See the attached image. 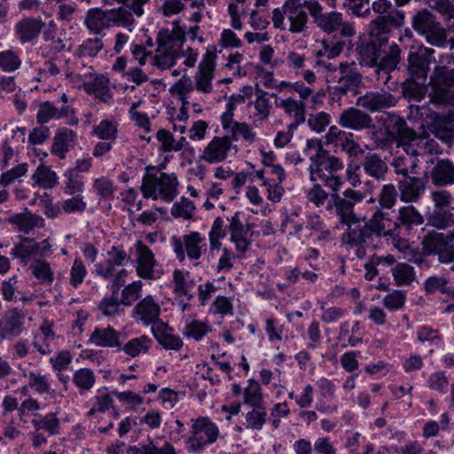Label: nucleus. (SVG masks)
<instances>
[{
  "mask_svg": "<svg viewBox=\"0 0 454 454\" xmlns=\"http://www.w3.org/2000/svg\"><path fill=\"white\" fill-rule=\"evenodd\" d=\"M215 54L207 51L200 63V74L196 76V89L203 93H210L212 91L213 72L215 68Z\"/></svg>",
  "mask_w": 454,
  "mask_h": 454,
  "instance_id": "obj_30",
  "label": "nucleus"
},
{
  "mask_svg": "<svg viewBox=\"0 0 454 454\" xmlns=\"http://www.w3.org/2000/svg\"><path fill=\"white\" fill-rule=\"evenodd\" d=\"M142 286L143 284L140 280L134 281L126 286L121 291V302L124 306H130L133 301L140 297Z\"/></svg>",
  "mask_w": 454,
  "mask_h": 454,
  "instance_id": "obj_63",
  "label": "nucleus"
},
{
  "mask_svg": "<svg viewBox=\"0 0 454 454\" xmlns=\"http://www.w3.org/2000/svg\"><path fill=\"white\" fill-rule=\"evenodd\" d=\"M432 168L430 178L435 186H446L454 184V163L449 159L434 158L430 160Z\"/></svg>",
  "mask_w": 454,
  "mask_h": 454,
  "instance_id": "obj_23",
  "label": "nucleus"
},
{
  "mask_svg": "<svg viewBox=\"0 0 454 454\" xmlns=\"http://www.w3.org/2000/svg\"><path fill=\"white\" fill-rule=\"evenodd\" d=\"M452 209L453 207L450 206L434 208L428 219L429 223L438 229H445L452 226L454 224Z\"/></svg>",
  "mask_w": 454,
  "mask_h": 454,
  "instance_id": "obj_44",
  "label": "nucleus"
},
{
  "mask_svg": "<svg viewBox=\"0 0 454 454\" xmlns=\"http://www.w3.org/2000/svg\"><path fill=\"white\" fill-rule=\"evenodd\" d=\"M135 20L125 7L103 10L96 7L89 9L85 14L84 26L93 35H99L111 27H129Z\"/></svg>",
  "mask_w": 454,
  "mask_h": 454,
  "instance_id": "obj_1",
  "label": "nucleus"
},
{
  "mask_svg": "<svg viewBox=\"0 0 454 454\" xmlns=\"http://www.w3.org/2000/svg\"><path fill=\"white\" fill-rule=\"evenodd\" d=\"M44 23L35 18H25L20 20L15 26V34L20 43L25 44L35 40Z\"/></svg>",
  "mask_w": 454,
  "mask_h": 454,
  "instance_id": "obj_32",
  "label": "nucleus"
},
{
  "mask_svg": "<svg viewBox=\"0 0 454 454\" xmlns=\"http://www.w3.org/2000/svg\"><path fill=\"white\" fill-rule=\"evenodd\" d=\"M27 377L28 379L27 386L33 388L37 394H50L54 392L51 387V383L46 375L30 372Z\"/></svg>",
  "mask_w": 454,
  "mask_h": 454,
  "instance_id": "obj_56",
  "label": "nucleus"
},
{
  "mask_svg": "<svg viewBox=\"0 0 454 454\" xmlns=\"http://www.w3.org/2000/svg\"><path fill=\"white\" fill-rule=\"evenodd\" d=\"M447 278L439 276H431L424 282V290L427 294L440 292L446 294H453L454 290L448 286Z\"/></svg>",
  "mask_w": 454,
  "mask_h": 454,
  "instance_id": "obj_52",
  "label": "nucleus"
},
{
  "mask_svg": "<svg viewBox=\"0 0 454 454\" xmlns=\"http://www.w3.org/2000/svg\"><path fill=\"white\" fill-rule=\"evenodd\" d=\"M429 104L435 106L436 108H446V113L440 114L434 111H430V114L427 117L429 121H427V124L432 133L435 137H444L449 131L453 128L454 122V100L450 105L434 104L429 99Z\"/></svg>",
  "mask_w": 454,
  "mask_h": 454,
  "instance_id": "obj_15",
  "label": "nucleus"
},
{
  "mask_svg": "<svg viewBox=\"0 0 454 454\" xmlns=\"http://www.w3.org/2000/svg\"><path fill=\"white\" fill-rule=\"evenodd\" d=\"M387 139L395 141L405 152L404 155L417 158L418 153L411 145V142L418 139L416 132L411 129L404 119L399 116H392L386 125Z\"/></svg>",
  "mask_w": 454,
  "mask_h": 454,
  "instance_id": "obj_10",
  "label": "nucleus"
},
{
  "mask_svg": "<svg viewBox=\"0 0 454 454\" xmlns=\"http://www.w3.org/2000/svg\"><path fill=\"white\" fill-rule=\"evenodd\" d=\"M109 80L104 75H97L91 82L85 83L84 87L90 93H94L98 98L110 103L112 96L108 88Z\"/></svg>",
  "mask_w": 454,
  "mask_h": 454,
  "instance_id": "obj_43",
  "label": "nucleus"
},
{
  "mask_svg": "<svg viewBox=\"0 0 454 454\" xmlns=\"http://www.w3.org/2000/svg\"><path fill=\"white\" fill-rule=\"evenodd\" d=\"M398 235H409L411 231L423 223L422 215L413 206H403L398 209L395 218Z\"/></svg>",
  "mask_w": 454,
  "mask_h": 454,
  "instance_id": "obj_27",
  "label": "nucleus"
},
{
  "mask_svg": "<svg viewBox=\"0 0 454 454\" xmlns=\"http://www.w3.org/2000/svg\"><path fill=\"white\" fill-rule=\"evenodd\" d=\"M364 173L376 181H384L388 171L385 158L377 153L368 152L363 159Z\"/></svg>",
  "mask_w": 454,
  "mask_h": 454,
  "instance_id": "obj_29",
  "label": "nucleus"
},
{
  "mask_svg": "<svg viewBox=\"0 0 454 454\" xmlns=\"http://www.w3.org/2000/svg\"><path fill=\"white\" fill-rule=\"evenodd\" d=\"M209 332H211V327L207 323L192 320L186 325L184 335L200 341Z\"/></svg>",
  "mask_w": 454,
  "mask_h": 454,
  "instance_id": "obj_62",
  "label": "nucleus"
},
{
  "mask_svg": "<svg viewBox=\"0 0 454 454\" xmlns=\"http://www.w3.org/2000/svg\"><path fill=\"white\" fill-rule=\"evenodd\" d=\"M191 435L186 440L190 453L201 454L205 447L216 442L220 435L218 427L207 417L192 419Z\"/></svg>",
  "mask_w": 454,
  "mask_h": 454,
  "instance_id": "obj_4",
  "label": "nucleus"
},
{
  "mask_svg": "<svg viewBox=\"0 0 454 454\" xmlns=\"http://www.w3.org/2000/svg\"><path fill=\"white\" fill-rule=\"evenodd\" d=\"M311 8V17L314 23L322 31L332 34L340 30L342 37H350L355 35V29L351 23L344 22L342 13L332 11L330 12H323V6L317 0V3H310L309 6Z\"/></svg>",
  "mask_w": 454,
  "mask_h": 454,
  "instance_id": "obj_6",
  "label": "nucleus"
},
{
  "mask_svg": "<svg viewBox=\"0 0 454 454\" xmlns=\"http://www.w3.org/2000/svg\"><path fill=\"white\" fill-rule=\"evenodd\" d=\"M185 40L184 31L174 22V28L160 29L158 33L156 43L160 51L180 53L181 47Z\"/></svg>",
  "mask_w": 454,
  "mask_h": 454,
  "instance_id": "obj_22",
  "label": "nucleus"
},
{
  "mask_svg": "<svg viewBox=\"0 0 454 454\" xmlns=\"http://www.w3.org/2000/svg\"><path fill=\"white\" fill-rule=\"evenodd\" d=\"M400 199L404 202H416L425 192V182L414 175L403 177L397 183Z\"/></svg>",
  "mask_w": 454,
  "mask_h": 454,
  "instance_id": "obj_28",
  "label": "nucleus"
},
{
  "mask_svg": "<svg viewBox=\"0 0 454 454\" xmlns=\"http://www.w3.org/2000/svg\"><path fill=\"white\" fill-rule=\"evenodd\" d=\"M276 106L282 108L286 114L293 117L294 120L299 121H305V109L306 106L302 100H295L293 98H287L276 101Z\"/></svg>",
  "mask_w": 454,
  "mask_h": 454,
  "instance_id": "obj_42",
  "label": "nucleus"
},
{
  "mask_svg": "<svg viewBox=\"0 0 454 454\" xmlns=\"http://www.w3.org/2000/svg\"><path fill=\"white\" fill-rule=\"evenodd\" d=\"M137 273L145 279L155 278L153 268L156 265L154 254L152 250L141 241L137 244Z\"/></svg>",
  "mask_w": 454,
  "mask_h": 454,
  "instance_id": "obj_33",
  "label": "nucleus"
},
{
  "mask_svg": "<svg viewBox=\"0 0 454 454\" xmlns=\"http://www.w3.org/2000/svg\"><path fill=\"white\" fill-rule=\"evenodd\" d=\"M439 25L440 23L435 20L433 13L427 9L419 11L412 17V27L422 35L435 31Z\"/></svg>",
  "mask_w": 454,
  "mask_h": 454,
  "instance_id": "obj_37",
  "label": "nucleus"
},
{
  "mask_svg": "<svg viewBox=\"0 0 454 454\" xmlns=\"http://www.w3.org/2000/svg\"><path fill=\"white\" fill-rule=\"evenodd\" d=\"M24 315L17 309L5 312L0 320V338L12 340L24 330Z\"/></svg>",
  "mask_w": 454,
  "mask_h": 454,
  "instance_id": "obj_26",
  "label": "nucleus"
},
{
  "mask_svg": "<svg viewBox=\"0 0 454 454\" xmlns=\"http://www.w3.org/2000/svg\"><path fill=\"white\" fill-rule=\"evenodd\" d=\"M391 166L396 175L403 177L415 175L418 168V159L409 155H399L393 159Z\"/></svg>",
  "mask_w": 454,
  "mask_h": 454,
  "instance_id": "obj_41",
  "label": "nucleus"
},
{
  "mask_svg": "<svg viewBox=\"0 0 454 454\" xmlns=\"http://www.w3.org/2000/svg\"><path fill=\"white\" fill-rule=\"evenodd\" d=\"M247 429L260 431L266 423L267 412L265 406H254L252 410L243 414Z\"/></svg>",
  "mask_w": 454,
  "mask_h": 454,
  "instance_id": "obj_46",
  "label": "nucleus"
},
{
  "mask_svg": "<svg viewBox=\"0 0 454 454\" xmlns=\"http://www.w3.org/2000/svg\"><path fill=\"white\" fill-rule=\"evenodd\" d=\"M343 5L348 14L358 18L368 17L371 13L369 0H345Z\"/></svg>",
  "mask_w": 454,
  "mask_h": 454,
  "instance_id": "obj_60",
  "label": "nucleus"
},
{
  "mask_svg": "<svg viewBox=\"0 0 454 454\" xmlns=\"http://www.w3.org/2000/svg\"><path fill=\"white\" fill-rule=\"evenodd\" d=\"M134 313L143 325H150L160 317V307L152 295H147L135 306Z\"/></svg>",
  "mask_w": 454,
  "mask_h": 454,
  "instance_id": "obj_34",
  "label": "nucleus"
},
{
  "mask_svg": "<svg viewBox=\"0 0 454 454\" xmlns=\"http://www.w3.org/2000/svg\"><path fill=\"white\" fill-rule=\"evenodd\" d=\"M393 277L398 286H408L415 279L414 268L406 263H398L392 268Z\"/></svg>",
  "mask_w": 454,
  "mask_h": 454,
  "instance_id": "obj_53",
  "label": "nucleus"
},
{
  "mask_svg": "<svg viewBox=\"0 0 454 454\" xmlns=\"http://www.w3.org/2000/svg\"><path fill=\"white\" fill-rule=\"evenodd\" d=\"M247 383L248 384L243 392V403L249 405L250 407L264 406L260 384L252 379L249 380Z\"/></svg>",
  "mask_w": 454,
  "mask_h": 454,
  "instance_id": "obj_48",
  "label": "nucleus"
},
{
  "mask_svg": "<svg viewBox=\"0 0 454 454\" xmlns=\"http://www.w3.org/2000/svg\"><path fill=\"white\" fill-rule=\"evenodd\" d=\"M380 240L381 238L389 239L398 236L395 219H392L388 210L376 209L368 220Z\"/></svg>",
  "mask_w": 454,
  "mask_h": 454,
  "instance_id": "obj_24",
  "label": "nucleus"
},
{
  "mask_svg": "<svg viewBox=\"0 0 454 454\" xmlns=\"http://www.w3.org/2000/svg\"><path fill=\"white\" fill-rule=\"evenodd\" d=\"M121 305L123 304L118 299V295L112 294L111 296L101 300L98 304V309L106 317H118L123 313V309L121 308Z\"/></svg>",
  "mask_w": 454,
  "mask_h": 454,
  "instance_id": "obj_50",
  "label": "nucleus"
},
{
  "mask_svg": "<svg viewBox=\"0 0 454 454\" xmlns=\"http://www.w3.org/2000/svg\"><path fill=\"white\" fill-rule=\"evenodd\" d=\"M36 431L45 430L50 435L59 434V419L54 412L47 413L45 416L35 414V418L31 421Z\"/></svg>",
  "mask_w": 454,
  "mask_h": 454,
  "instance_id": "obj_40",
  "label": "nucleus"
},
{
  "mask_svg": "<svg viewBox=\"0 0 454 454\" xmlns=\"http://www.w3.org/2000/svg\"><path fill=\"white\" fill-rule=\"evenodd\" d=\"M21 65L19 56L12 50L0 52V67L4 72L17 70Z\"/></svg>",
  "mask_w": 454,
  "mask_h": 454,
  "instance_id": "obj_64",
  "label": "nucleus"
},
{
  "mask_svg": "<svg viewBox=\"0 0 454 454\" xmlns=\"http://www.w3.org/2000/svg\"><path fill=\"white\" fill-rule=\"evenodd\" d=\"M339 123L344 128L361 130L371 128L372 120L366 113L355 107H349L341 113Z\"/></svg>",
  "mask_w": 454,
  "mask_h": 454,
  "instance_id": "obj_31",
  "label": "nucleus"
},
{
  "mask_svg": "<svg viewBox=\"0 0 454 454\" xmlns=\"http://www.w3.org/2000/svg\"><path fill=\"white\" fill-rule=\"evenodd\" d=\"M397 191L393 184H384L378 196L379 207L376 209L388 210L396 203Z\"/></svg>",
  "mask_w": 454,
  "mask_h": 454,
  "instance_id": "obj_51",
  "label": "nucleus"
},
{
  "mask_svg": "<svg viewBox=\"0 0 454 454\" xmlns=\"http://www.w3.org/2000/svg\"><path fill=\"white\" fill-rule=\"evenodd\" d=\"M404 13L394 12L392 15L378 16L370 22L368 32L371 38H386L392 29L403 24Z\"/></svg>",
  "mask_w": 454,
  "mask_h": 454,
  "instance_id": "obj_19",
  "label": "nucleus"
},
{
  "mask_svg": "<svg viewBox=\"0 0 454 454\" xmlns=\"http://www.w3.org/2000/svg\"><path fill=\"white\" fill-rule=\"evenodd\" d=\"M28 269L40 285L50 286L53 283L54 272L49 262L41 258L34 260Z\"/></svg>",
  "mask_w": 454,
  "mask_h": 454,
  "instance_id": "obj_38",
  "label": "nucleus"
},
{
  "mask_svg": "<svg viewBox=\"0 0 454 454\" xmlns=\"http://www.w3.org/2000/svg\"><path fill=\"white\" fill-rule=\"evenodd\" d=\"M402 59V49L396 43H392L384 55L380 58L377 69V78L387 84L391 77L390 72L395 70Z\"/></svg>",
  "mask_w": 454,
  "mask_h": 454,
  "instance_id": "obj_21",
  "label": "nucleus"
},
{
  "mask_svg": "<svg viewBox=\"0 0 454 454\" xmlns=\"http://www.w3.org/2000/svg\"><path fill=\"white\" fill-rule=\"evenodd\" d=\"M434 49L427 47L411 51L405 64L409 77L425 80L430 70V64L434 61Z\"/></svg>",
  "mask_w": 454,
  "mask_h": 454,
  "instance_id": "obj_14",
  "label": "nucleus"
},
{
  "mask_svg": "<svg viewBox=\"0 0 454 454\" xmlns=\"http://www.w3.org/2000/svg\"><path fill=\"white\" fill-rule=\"evenodd\" d=\"M194 210V203L187 198L182 197L179 202L173 204L171 215L176 218L182 217L185 220H190L193 217Z\"/></svg>",
  "mask_w": 454,
  "mask_h": 454,
  "instance_id": "obj_61",
  "label": "nucleus"
},
{
  "mask_svg": "<svg viewBox=\"0 0 454 454\" xmlns=\"http://www.w3.org/2000/svg\"><path fill=\"white\" fill-rule=\"evenodd\" d=\"M226 135H229L231 142L244 139L251 144L255 138V133L253 132L251 127L245 122H235L234 126Z\"/></svg>",
  "mask_w": 454,
  "mask_h": 454,
  "instance_id": "obj_54",
  "label": "nucleus"
},
{
  "mask_svg": "<svg viewBox=\"0 0 454 454\" xmlns=\"http://www.w3.org/2000/svg\"><path fill=\"white\" fill-rule=\"evenodd\" d=\"M387 38H369L361 41L356 49L360 63L364 66L375 67L379 64L381 56V47Z\"/></svg>",
  "mask_w": 454,
  "mask_h": 454,
  "instance_id": "obj_20",
  "label": "nucleus"
},
{
  "mask_svg": "<svg viewBox=\"0 0 454 454\" xmlns=\"http://www.w3.org/2000/svg\"><path fill=\"white\" fill-rule=\"evenodd\" d=\"M364 198L362 192L352 188H348L342 192V196L337 192L331 195L333 204L336 210V215L341 223L348 225L356 223L359 217L354 212V207L361 202Z\"/></svg>",
  "mask_w": 454,
  "mask_h": 454,
  "instance_id": "obj_12",
  "label": "nucleus"
},
{
  "mask_svg": "<svg viewBox=\"0 0 454 454\" xmlns=\"http://www.w3.org/2000/svg\"><path fill=\"white\" fill-rule=\"evenodd\" d=\"M231 149H234L235 153L239 150L238 146L230 141L229 135L215 137L204 148L200 160L210 164L222 162Z\"/></svg>",
  "mask_w": 454,
  "mask_h": 454,
  "instance_id": "obj_17",
  "label": "nucleus"
},
{
  "mask_svg": "<svg viewBox=\"0 0 454 454\" xmlns=\"http://www.w3.org/2000/svg\"><path fill=\"white\" fill-rule=\"evenodd\" d=\"M342 236L345 245L349 248H356V254L358 258L365 255V247L377 248L380 240L377 237L369 221L360 223V219L356 223H350Z\"/></svg>",
  "mask_w": 454,
  "mask_h": 454,
  "instance_id": "obj_3",
  "label": "nucleus"
},
{
  "mask_svg": "<svg viewBox=\"0 0 454 454\" xmlns=\"http://www.w3.org/2000/svg\"><path fill=\"white\" fill-rule=\"evenodd\" d=\"M422 249L426 254L437 255L442 263L454 262V231L427 233L422 239Z\"/></svg>",
  "mask_w": 454,
  "mask_h": 454,
  "instance_id": "obj_7",
  "label": "nucleus"
},
{
  "mask_svg": "<svg viewBox=\"0 0 454 454\" xmlns=\"http://www.w3.org/2000/svg\"><path fill=\"white\" fill-rule=\"evenodd\" d=\"M125 334L116 331L112 326L96 327L91 333L89 343L101 348H113L120 351L121 338Z\"/></svg>",
  "mask_w": 454,
  "mask_h": 454,
  "instance_id": "obj_25",
  "label": "nucleus"
},
{
  "mask_svg": "<svg viewBox=\"0 0 454 454\" xmlns=\"http://www.w3.org/2000/svg\"><path fill=\"white\" fill-rule=\"evenodd\" d=\"M9 222L15 225L20 231L28 233L34 228L40 226L43 219L30 212H24L12 215Z\"/></svg>",
  "mask_w": 454,
  "mask_h": 454,
  "instance_id": "obj_39",
  "label": "nucleus"
},
{
  "mask_svg": "<svg viewBox=\"0 0 454 454\" xmlns=\"http://www.w3.org/2000/svg\"><path fill=\"white\" fill-rule=\"evenodd\" d=\"M67 179L65 183V192L69 195H81L83 192L84 184L75 169H68L65 173Z\"/></svg>",
  "mask_w": 454,
  "mask_h": 454,
  "instance_id": "obj_59",
  "label": "nucleus"
},
{
  "mask_svg": "<svg viewBox=\"0 0 454 454\" xmlns=\"http://www.w3.org/2000/svg\"><path fill=\"white\" fill-rule=\"evenodd\" d=\"M396 103L397 98L383 90L368 91L357 98V105L370 112H380L395 106Z\"/></svg>",
  "mask_w": 454,
  "mask_h": 454,
  "instance_id": "obj_18",
  "label": "nucleus"
},
{
  "mask_svg": "<svg viewBox=\"0 0 454 454\" xmlns=\"http://www.w3.org/2000/svg\"><path fill=\"white\" fill-rule=\"evenodd\" d=\"M177 177L174 173H160V176L145 174L140 190L145 199L157 200L160 198L165 202H171L177 195Z\"/></svg>",
  "mask_w": 454,
  "mask_h": 454,
  "instance_id": "obj_2",
  "label": "nucleus"
},
{
  "mask_svg": "<svg viewBox=\"0 0 454 454\" xmlns=\"http://www.w3.org/2000/svg\"><path fill=\"white\" fill-rule=\"evenodd\" d=\"M104 43L100 38H88L76 50L75 55L82 57H96L103 49Z\"/></svg>",
  "mask_w": 454,
  "mask_h": 454,
  "instance_id": "obj_58",
  "label": "nucleus"
},
{
  "mask_svg": "<svg viewBox=\"0 0 454 454\" xmlns=\"http://www.w3.org/2000/svg\"><path fill=\"white\" fill-rule=\"evenodd\" d=\"M76 133L64 128L58 131L53 138L51 153L60 159L66 157V153L74 146Z\"/></svg>",
  "mask_w": 454,
  "mask_h": 454,
  "instance_id": "obj_35",
  "label": "nucleus"
},
{
  "mask_svg": "<svg viewBox=\"0 0 454 454\" xmlns=\"http://www.w3.org/2000/svg\"><path fill=\"white\" fill-rule=\"evenodd\" d=\"M333 79L336 84L332 87L333 94L339 98L348 92L356 93L363 83L362 74L354 61L340 63L334 69Z\"/></svg>",
  "mask_w": 454,
  "mask_h": 454,
  "instance_id": "obj_8",
  "label": "nucleus"
},
{
  "mask_svg": "<svg viewBox=\"0 0 454 454\" xmlns=\"http://www.w3.org/2000/svg\"><path fill=\"white\" fill-rule=\"evenodd\" d=\"M51 254V246L48 239L35 242L32 239L26 238L20 243L16 244L11 250L10 254L13 259H18L23 267H30L36 256L47 257Z\"/></svg>",
  "mask_w": 454,
  "mask_h": 454,
  "instance_id": "obj_11",
  "label": "nucleus"
},
{
  "mask_svg": "<svg viewBox=\"0 0 454 454\" xmlns=\"http://www.w3.org/2000/svg\"><path fill=\"white\" fill-rule=\"evenodd\" d=\"M311 149L315 150V153L309 156L311 163L308 168L311 182H315V176L343 169L344 164L341 160L325 150L318 140H307V150Z\"/></svg>",
  "mask_w": 454,
  "mask_h": 454,
  "instance_id": "obj_5",
  "label": "nucleus"
},
{
  "mask_svg": "<svg viewBox=\"0 0 454 454\" xmlns=\"http://www.w3.org/2000/svg\"><path fill=\"white\" fill-rule=\"evenodd\" d=\"M230 224L228 226L231 232L230 240L235 245L238 252L246 253L251 245L250 238L253 235L252 229L254 225L247 223L244 225L240 221V212L237 211L234 215L228 218Z\"/></svg>",
  "mask_w": 454,
  "mask_h": 454,
  "instance_id": "obj_16",
  "label": "nucleus"
},
{
  "mask_svg": "<svg viewBox=\"0 0 454 454\" xmlns=\"http://www.w3.org/2000/svg\"><path fill=\"white\" fill-rule=\"evenodd\" d=\"M254 94L256 97L254 102V109L256 111L255 115L260 120H268L271 109L270 98H267L269 93L256 87Z\"/></svg>",
  "mask_w": 454,
  "mask_h": 454,
  "instance_id": "obj_49",
  "label": "nucleus"
},
{
  "mask_svg": "<svg viewBox=\"0 0 454 454\" xmlns=\"http://www.w3.org/2000/svg\"><path fill=\"white\" fill-rule=\"evenodd\" d=\"M95 381V374L93 371L89 368H80L73 376V382L78 387L81 395L85 391H90L94 386Z\"/></svg>",
  "mask_w": 454,
  "mask_h": 454,
  "instance_id": "obj_47",
  "label": "nucleus"
},
{
  "mask_svg": "<svg viewBox=\"0 0 454 454\" xmlns=\"http://www.w3.org/2000/svg\"><path fill=\"white\" fill-rule=\"evenodd\" d=\"M310 3L317 0H286L283 5L284 13L290 22L289 32L299 34L307 29L309 16L311 15Z\"/></svg>",
  "mask_w": 454,
  "mask_h": 454,
  "instance_id": "obj_13",
  "label": "nucleus"
},
{
  "mask_svg": "<svg viewBox=\"0 0 454 454\" xmlns=\"http://www.w3.org/2000/svg\"><path fill=\"white\" fill-rule=\"evenodd\" d=\"M189 276V272L184 273L180 270H175L173 272V278L175 282V292L185 295L188 299H192L193 294H189V289L194 286V280L187 279L186 277Z\"/></svg>",
  "mask_w": 454,
  "mask_h": 454,
  "instance_id": "obj_57",
  "label": "nucleus"
},
{
  "mask_svg": "<svg viewBox=\"0 0 454 454\" xmlns=\"http://www.w3.org/2000/svg\"><path fill=\"white\" fill-rule=\"evenodd\" d=\"M170 242L180 262L185 260V256L190 260H198L200 258L202 252L207 250L205 239L198 231H192L181 238L173 236Z\"/></svg>",
  "mask_w": 454,
  "mask_h": 454,
  "instance_id": "obj_9",
  "label": "nucleus"
},
{
  "mask_svg": "<svg viewBox=\"0 0 454 454\" xmlns=\"http://www.w3.org/2000/svg\"><path fill=\"white\" fill-rule=\"evenodd\" d=\"M152 340L146 335H141L129 340L126 344L121 343L120 351H124L131 357L137 356L141 353H146L152 345Z\"/></svg>",
  "mask_w": 454,
  "mask_h": 454,
  "instance_id": "obj_45",
  "label": "nucleus"
},
{
  "mask_svg": "<svg viewBox=\"0 0 454 454\" xmlns=\"http://www.w3.org/2000/svg\"><path fill=\"white\" fill-rule=\"evenodd\" d=\"M32 179L35 184L40 187L51 188L56 183V174L48 167L40 165L32 175Z\"/></svg>",
  "mask_w": 454,
  "mask_h": 454,
  "instance_id": "obj_55",
  "label": "nucleus"
},
{
  "mask_svg": "<svg viewBox=\"0 0 454 454\" xmlns=\"http://www.w3.org/2000/svg\"><path fill=\"white\" fill-rule=\"evenodd\" d=\"M417 80L408 77L400 85L402 97L408 102H421L427 95V87Z\"/></svg>",
  "mask_w": 454,
  "mask_h": 454,
  "instance_id": "obj_36",
  "label": "nucleus"
}]
</instances>
